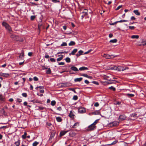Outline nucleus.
<instances>
[{
    "mask_svg": "<svg viewBox=\"0 0 146 146\" xmlns=\"http://www.w3.org/2000/svg\"><path fill=\"white\" fill-rule=\"evenodd\" d=\"M81 76H82L85 77L87 78H88L91 79L92 78V77L90 76H88L86 74H80Z\"/></svg>",
    "mask_w": 146,
    "mask_h": 146,
    "instance_id": "f8f14e48",
    "label": "nucleus"
},
{
    "mask_svg": "<svg viewBox=\"0 0 146 146\" xmlns=\"http://www.w3.org/2000/svg\"><path fill=\"white\" fill-rule=\"evenodd\" d=\"M127 20H121L119 21H117L118 23H122L123 22H125L127 21Z\"/></svg>",
    "mask_w": 146,
    "mask_h": 146,
    "instance_id": "09e8293b",
    "label": "nucleus"
},
{
    "mask_svg": "<svg viewBox=\"0 0 146 146\" xmlns=\"http://www.w3.org/2000/svg\"><path fill=\"white\" fill-rule=\"evenodd\" d=\"M76 133L74 132L71 131L69 133V135L71 137H74V136H76Z\"/></svg>",
    "mask_w": 146,
    "mask_h": 146,
    "instance_id": "a211bd4d",
    "label": "nucleus"
},
{
    "mask_svg": "<svg viewBox=\"0 0 146 146\" xmlns=\"http://www.w3.org/2000/svg\"><path fill=\"white\" fill-rule=\"evenodd\" d=\"M104 78L105 79L109 81H113V80H111V79H109V76H107L105 75L104 76Z\"/></svg>",
    "mask_w": 146,
    "mask_h": 146,
    "instance_id": "c85d7f7f",
    "label": "nucleus"
},
{
    "mask_svg": "<svg viewBox=\"0 0 146 146\" xmlns=\"http://www.w3.org/2000/svg\"><path fill=\"white\" fill-rule=\"evenodd\" d=\"M21 144H23L25 145H27V146H28V145L29 144V143L28 141L25 140L23 141Z\"/></svg>",
    "mask_w": 146,
    "mask_h": 146,
    "instance_id": "bb28decb",
    "label": "nucleus"
},
{
    "mask_svg": "<svg viewBox=\"0 0 146 146\" xmlns=\"http://www.w3.org/2000/svg\"><path fill=\"white\" fill-rule=\"evenodd\" d=\"M33 80L35 81H37L38 80V78L36 76H35L33 78Z\"/></svg>",
    "mask_w": 146,
    "mask_h": 146,
    "instance_id": "3c124183",
    "label": "nucleus"
},
{
    "mask_svg": "<svg viewBox=\"0 0 146 146\" xmlns=\"http://www.w3.org/2000/svg\"><path fill=\"white\" fill-rule=\"evenodd\" d=\"M40 21L38 22V29H40L41 28V27L43 25V23H42V20L41 19H40Z\"/></svg>",
    "mask_w": 146,
    "mask_h": 146,
    "instance_id": "6ab92c4d",
    "label": "nucleus"
},
{
    "mask_svg": "<svg viewBox=\"0 0 146 146\" xmlns=\"http://www.w3.org/2000/svg\"><path fill=\"white\" fill-rule=\"evenodd\" d=\"M78 111L79 113H82L86 112V110L85 108H84L82 107H80L78 108Z\"/></svg>",
    "mask_w": 146,
    "mask_h": 146,
    "instance_id": "39448f33",
    "label": "nucleus"
},
{
    "mask_svg": "<svg viewBox=\"0 0 146 146\" xmlns=\"http://www.w3.org/2000/svg\"><path fill=\"white\" fill-rule=\"evenodd\" d=\"M42 69L43 70L47 69L48 68L47 66H42Z\"/></svg>",
    "mask_w": 146,
    "mask_h": 146,
    "instance_id": "5fc2aeb1",
    "label": "nucleus"
},
{
    "mask_svg": "<svg viewBox=\"0 0 146 146\" xmlns=\"http://www.w3.org/2000/svg\"><path fill=\"white\" fill-rule=\"evenodd\" d=\"M117 41V40L116 39H113L111 40L110 41V42L115 43H116Z\"/></svg>",
    "mask_w": 146,
    "mask_h": 146,
    "instance_id": "473e14b6",
    "label": "nucleus"
},
{
    "mask_svg": "<svg viewBox=\"0 0 146 146\" xmlns=\"http://www.w3.org/2000/svg\"><path fill=\"white\" fill-rule=\"evenodd\" d=\"M22 96L26 98L27 96V94L26 93H23L22 94Z\"/></svg>",
    "mask_w": 146,
    "mask_h": 146,
    "instance_id": "de8ad7c7",
    "label": "nucleus"
},
{
    "mask_svg": "<svg viewBox=\"0 0 146 146\" xmlns=\"http://www.w3.org/2000/svg\"><path fill=\"white\" fill-rule=\"evenodd\" d=\"M94 106L95 107H98L99 106V104L97 102H96L94 104Z\"/></svg>",
    "mask_w": 146,
    "mask_h": 146,
    "instance_id": "680f3d73",
    "label": "nucleus"
},
{
    "mask_svg": "<svg viewBox=\"0 0 146 146\" xmlns=\"http://www.w3.org/2000/svg\"><path fill=\"white\" fill-rule=\"evenodd\" d=\"M55 132L54 131H52L51 132V134L50 137V139H52V138H53L54 136H55Z\"/></svg>",
    "mask_w": 146,
    "mask_h": 146,
    "instance_id": "f3484780",
    "label": "nucleus"
},
{
    "mask_svg": "<svg viewBox=\"0 0 146 146\" xmlns=\"http://www.w3.org/2000/svg\"><path fill=\"white\" fill-rule=\"evenodd\" d=\"M67 44L66 42H63L62 44H61V46H67Z\"/></svg>",
    "mask_w": 146,
    "mask_h": 146,
    "instance_id": "49530a36",
    "label": "nucleus"
},
{
    "mask_svg": "<svg viewBox=\"0 0 146 146\" xmlns=\"http://www.w3.org/2000/svg\"><path fill=\"white\" fill-rule=\"evenodd\" d=\"M127 117L124 114L121 115H119V119L121 121H123L126 119Z\"/></svg>",
    "mask_w": 146,
    "mask_h": 146,
    "instance_id": "1a4fd4ad",
    "label": "nucleus"
},
{
    "mask_svg": "<svg viewBox=\"0 0 146 146\" xmlns=\"http://www.w3.org/2000/svg\"><path fill=\"white\" fill-rule=\"evenodd\" d=\"M46 125L47 126V127L48 128H49L50 127L51 125H52V124L48 122L46 123Z\"/></svg>",
    "mask_w": 146,
    "mask_h": 146,
    "instance_id": "79ce46f5",
    "label": "nucleus"
},
{
    "mask_svg": "<svg viewBox=\"0 0 146 146\" xmlns=\"http://www.w3.org/2000/svg\"><path fill=\"white\" fill-rule=\"evenodd\" d=\"M45 109H46L45 108L42 107H38V109L40 110H43Z\"/></svg>",
    "mask_w": 146,
    "mask_h": 146,
    "instance_id": "bf43d9fd",
    "label": "nucleus"
},
{
    "mask_svg": "<svg viewBox=\"0 0 146 146\" xmlns=\"http://www.w3.org/2000/svg\"><path fill=\"white\" fill-rule=\"evenodd\" d=\"M126 96L129 97H132L134 96V95L132 94H127Z\"/></svg>",
    "mask_w": 146,
    "mask_h": 146,
    "instance_id": "4c0bfd02",
    "label": "nucleus"
},
{
    "mask_svg": "<svg viewBox=\"0 0 146 146\" xmlns=\"http://www.w3.org/2000/svg\"><path fill=\"white\" fill-rule=\"evenodd\" d=\"M35 18V16L34 15L31 16V21H33Z\"/></svg>",
    "mask_w": 146,
    "mask_h": 146,
    "instance_id": "a18cd8bd",
    "label": "nucleus"
},
{
    "mask_svg": "<svg viewBox=\"0 0 146 146\" xmlns=\"http://www.w3.org/2000/svg\"><path fill=\"white\" fill-rule=\"evenodd\" d=\"M69 131H63L60 132V137L63 136L65 135L66 133Z\"/></svg>",
    "mask_w": 146,
    "mask_h": 146,
    "instance_id": "9b49d317",
    "label": "nucleus"
},
{
    "mask_svg": "<svg viewBox=\"0 0 146 146\" xmlns=\"http://www.w3.org/2000/svg\"><path fill=\"white\" fill-rule=\"evenodd\" d=\"M65 61L67 63H69L70 62V59L69 57H66L65 58Z\"/></svg>",
    "mask_w": 146,
    "mask_h": 146,
    "instance_id": "58836bf2",
    "label": "nucleus"
},
{
    "mask_svg": "<svg viewBox=\"0 0 146 146\" xmlns=\"http://www.w3.org/2000/svg\"><path fill=\"white\" fill-rule=\"evenodd\" d=\"M100 113V112H99L98 111L94 112V113L95 114H99Z\"/></svg>",
    "mask_w": 146,
    "mask_h": 146,
    "instance_id": "338daca9",
    "label": "nucleus"
},
{
    "mask_svg": "<svg viewBox=\"0 0 146 146\" xmlns=\"http://www.w3.org/2000/svg\"><path fill=\"white\" fill-rule=\"evenodd\" d=\"M133 13L136 15L139 16L140 15V13L139 12L138 10H134L133 11Z\"/></svg>",
    "mask_w": 146,
    "mask_h": 146,
    "instance_id": "393cba45",
    "label": "nucleus"
},
{
    "mask_svg": "<svg viewBox=\"0 0 146 146\" xmlns=\"http://www.w3.org/2000/svg\"><path fill=\"white\" fill-rule=\"evenodd\" d=\"M24 52L21 53L19 56V58H21L22 59H24Z\"/></svg>",
    "mask_w": 146,
    "mask_h": 146,
    "instance_id": "cd10ccee",
    "label": "nucleus"
},
{
    "mask_svg": "<svg viewBox=\"0 0 146 146\" xmlns=\"http://www.w3.org/2000/svg\"><path fill=\"white\" fill-rule=\"evenodd\" d=\"M109 89H110V90H113L114 91H115V88L113 87V86H111V87H110L109 88Z\"/></svg>",
    "mask_w": 146,
    "mask_h": 146,
    "instance_id": "a19ab883",
    "label": "nucleus"
},
{
    "mask_svg": "<svg viewBox=\"0 0 146 146\" xmlns=\"http://www.w3.org/2000/svg\"><path fill=\"white\" fill-rule=\"evenodd\" d=\"M78 96L76 95H75L73 96V99L74 100H76L78 99Z\"/></svg>",
    "mask_w": 146,
    "mask_h": 146,
    "instance_id": "8fccbe9b",
    "label": "nucleus"
},
{
    "mask_svg": "<svg viewBox=\"0 0 146 146\" xmlns=\"http://www.w3.org/2000/svg\"><path fill=\"white\" fill-rule=\"evenodd\" d=\"M93 83L96 84L97 85H98L99 84V83L98 82L96 81H93L92 82Z\"/></svg>",
    "mask_w": 146,
    "mask_h": 146,
    "instance_id": "4d7b16f0",
    "label": "nucleus"
},
{
    "mask_svg": "<svg viewBox=\"0 0 146 146\" xmlns=\"http://www.w3.org/2000/svg\"><path fill=\"white\" fill-rule=\"evenodd\" d=\"M5 98L4 96L0 94V103H2L5 101Z\"/></svg>",
    "mask_w": 146,
    "mask_h": 146,
    "instance_id": "0eeeda50",
    "label": "nucleus"
},
{
    "mask_svg": "<svg viewBox=\"0 0 146 146\" xmlns=\"http://www.w3.org/2000/svg\"><path fill=\"white\" fill-rule=\"evenodd\" d=\"M52 2L54 3H59L60 2L59 1L57 0H52Z\"/></svg>",
    "mask_w": 146,
    "mask_h": 146,
    "instance_id": "13d9d810",
    "label": "nucleus"
},
{
    "mask_svg": "<svg viewBox=\"0 0 146 146\" xmlns=\"http://www.w3.org/2000/svg\"><path fill=\"white\" fill-rule=\"evenodd\" d=\"M17 101L19 103H20L22 101V100L19 98H17Z\"/></svg>",
    "mask_w": 146,
    "mask_h": 146,
    "instance_id": "69168bd1",
    "label": "nucleus"
},
{
    "mask_svg": "<svg viewBox=\"0 0 146 146\" xmlns=\"http://www.w3.org/2000/svg\"><path fill=\"white\" fill-rule=\"evenodd\" d=\"M111 69L112 70H118V66H114L113 67L111 68Z\"/></svg>",
    "mask_w": 146,
    "mask_h": 146,
    "instance_id": "37998d69",
    "label": "nucleus"
},
{
    "mask_svg": "<svg viewBox=\"0 0 146 146\" xmlns=\"http://www.w3.org/2000/svg\"><path fill=\"white\" fill-rule=\"evenodd\" d=\"M50 60L51 61V62H56V60L55 59L53 58H50Z\"/></svg>",
    "mask_w": 146,
    "mask_h": 146,
    "instance_id": "c03bdc74",
    "label": "nucleus"
},
{
    "mask_svg": "<svg viewBox=\"0 0 146 146\" xmlns=\"http://www.w3.org/2000/svg\"><path fill=\"white\" fill-rule=\"evenodd\" d=\"M47 69H48L46 70V74H50L51 72V71L50 68H48Z\"/></svg>",
    "mask_w": 146,
    "mask_h": 146,
    "instance_id": "c756f323",
    "label": "nucleus"
},
{
    "mask_svg": "<svg viewBox=\"0 0 146 146\" xmlns=\"http://www.w3.org/2000/svg\"><path fill=\"white\" fill-rule=\"evenodd\" d=\"M96 126L92 124L86 128V130L87 131H91L96 129Z\"/></svg>",
    "mask_w": 146,
    "mask_h": 146,
    "instance_id": "7ed1b4c3",
    "label": "nucleus"
},
{
    "mask_svg": "<svg viewBox=\"0 0 146 146\" xmlns=\"http://www.w3.org/2000/svg\"><path fill=\"white\" fill-rule=\"evenodd\" d=\"M78 54H79V55H81L83 53V52L82 50H80L78 51Z\"/></svg>",
    "mask_w": 146,
    "mask_h": 146,
    "instance_id": "603ef678",
    "label": "nucleus"
},
{
    "mask_svg": "<svg viewBox=\"0 0 146 146\" xmlns=\"http://www.w3.org/2000/svg\"><path fill=\"white\" fill-rule=\"evenodd\" d=\"M88 70V68L87 67H86L84 66H82L80 67L79 68V70L80 71L84 70Z\"/></svg>",
    "mask_w": 146,
    "mask_h": 146,
    "instance_id": "5701e85b",
    "label": "nucleus"
},
{
    "mask_svg": "<svg viewBox=\"0 0 146 146\" xmlns=\"http://www.w3.org/2000/svg\"><path fill=\"white\" fill-rule=\"evenodd\" d=\"M124 70V67L122 66H118V71H123Z\"/></svg>",
    "mask_w": 146,
    "mask_h": 146,
    "instance_id": "aec40b11",
    "label": "nucleus"
},
{
    "mask_svg": "<svg viewBox=\"0 0 146 146\" xmlns=\"http://www.w3.org/2000/svg\"><path fill=\"white\" fill-rule=\"evenodd\" d=\"M27 134V133L26 132H24V134L22 136V138L23 139H25L26 138Z\"/></svg>",
    "mask_w": 146,
    "mask_h": 146,
    "instance_id": "7c9ffc66",
    "label": "nucleus"
},
{
    "mask_svg": "<svg viewBox=\"0 0 146 146\" xmlns=\"http://www.w3.org/2000/svg\"><path fill=\"white\" fill-rule=\"evenodd\" d=\"M74 111L72 110L70 111V113L68 115V116L71 118L74 119L75 116L74 114Z\"/></svg>",
    "mask_w": 146,
    "mask_h": 146,
    "instance_id": "9d476101",
    "label": "nucleus"
},
{
    "mask_svg": "<svg viewBox=\"0 0 146 146\" xmlns=\"http://www.w3.org/2000/svg\"><path fill=\"white\" fill-rule=\"evenodd\" d=\"M137 45L139 46L142 45L143 46L146 45V40H141V42H138L136 43Z\"/></svg>",
    "mask_w": 146,
    "mask_h": 146,
    "instance_id": "20e7f679",
    "label": "nucleus"
},
{
    "mask_svg": "<svg viewBox=\"0 0 146 146\" xmlns=\"http://www.w3.org/2000/svg\"><path fill=\"white\" fill-rule=\"evenodd\" d=\"M57 121L58 122H60L62 121V119L60 117H56Z\"/></svg>",
    "mask_w": 146,
    "mask_h": 146,
    "instance_id": "4be33fe9",
    "label": "nucleus"
},
{
    "mask_svg": "<svg viewBox=\"0 0 146 146\" xmlns=\"http://www.w3.org/2000/svg\"><path fill=\"white\" fill-rule=\"evenodd\" d=\"M103 56V57L105 58L106 59L113 58L115 57V56H114L112 55H110L105 54H104Z\"/></svg>",
    "mask_w": 146,
    "mask_h": 146,
    "instance_id": "423d86ee",
    "label": "nucleus"
},
{
    "mask_svg": "<svg viewBox=\"0 0 146 146\" xmlns=\"http://www.w3.org/2000/svg\"><path fill=\"white\" fill-rule=\"evenodd\" d=\"M61 86L62 87H66L67 86V84L61 83Z\"/></svg>",
    "mask_w": 146,
    "mask_h": 146,
    "instance_id": "6e6d98bb",
    "label": "nucleus"
},
{
    "mask_svg": "<svg viewBox=\"0 0 146 146\" xmlns=\"http://www.w3.org/2000/svg\"><path fill=\"white\" fill-rule=\"evenodd\" d=\"M31 102H33V103H40V102L37 100H33L31 101Z\"/></svg>",
    "mask_w": 146,
    "mask_h": 146,
    "instance_id": "c9c22d12",
    "label": "nucleus"
},
{
    "mask_svg": "<svg viewBox=\"0 0 146 146\" xmlns=\"http://www.w3.org/2000/svg\"><path fill=\"white\" fill-rule=\"evenodd\" d=\"M122 5H120L117 7V8L116 9H115V10H117L119 9L120 8H121L122 7Z\"/></svg>",
    "mask_w": 146,
    "mask_h": 146,
    "instance_id": "052dcab7",
    "label": "nucleus"
},
{
    "mask_svg": "<svg viewBox=\"0 0 146 146\" xmlns=\"http://www.w3.org/2000/svg\"><path fill=\"white\" fill-rule=\"evenodd\" d=\"M75 43L73 41H71L68 44L69 46H71L75 45Z\"/></svg>",
    "mask_w": 146,
    "mask_h": 146,
    "instance_id": "72a5a7b5",
    "label": "nucleus"
},
{
    "mask_svg": "<svg viewBox=\"0 0 146 146\" xmlns=\"http://www.w3.org/2000/svg\"><path fill=\"white\" fill-rule=\"evenodd\" d=\"M56 104V102L54 100L52 101L51 102V105L52 106H54Z\"/></svg>",
    "mask_w": 146,
    "mask_h": 146,
    "instance_id": "ea45409f",
    "label": "nucleus"
},
{
    "mask_svg": "<svg viewBox=\"0 0 146 146\" xmlns=\"http://www.w3.org/2000/svg\"><path fill=\"white\" fill-rule=\"evenodd\" d=\"M39 144V142L37 141H35L32 144L33 146H36Z\"/></svg>",
    "mask_w": 146,
    "mask_h": 146,
    "instance_id": "e433bc0d",
    "label": "nucleus"
},
{
    "mask_svg": "<svg viewBox=\"0 0 146 146\" xmlns=\"http://www.w3.org/2000/svg\"><path fill=\"white\" fill-rule=\"evenodd\" d=\"M78 50L77 49L75 48L70 53L69 55H74L77 52V51Z\"/></svg>",
    "mask_w": 146,
    "mask_h": 146,
    "instance_id": "ddd939ff",
    "label": "nucleus"
},
{
    "mask_svg": "<svg viewBox=\"0 0 146 146\" xmlns=\"http://www.w3.org/2000/svg\"><path fill=\"white\" fill-rule=\"evenodd\" d=\"M70 69L75 72L78 71H79L77 67L74 66H72L70 68Z\"/></svg>",
    "mask_w": 146,
    "mask_h": 146,
    "instance_id": "dca6fc26",
    "label": "nucleus"
},
{
    "mask_svg": "<svg viewBox=\"0 0 146 146\" xmlns=\"http://www.w3.org/2000/svg\"><path fill=\"white\" fill-rule=\"evenodd\" d=\"M129 27L130 29L131 30L135 28L134 26H129Z\"/></svg>",
    "mask_w": 146,
    "mask_h": 146,
    "instance_id": "774afa93",
    "label": "nucleus"
},
{
    "mask_svg": "<svg viewBox=\"0 0 146 146\" xmlns=\"http://www.w3.org/2000/svg\"><path fill=\"white\" fill-rule=\"evenodd\" d=\"M0 74L1 76L5 77H7L9 76V74L3 73L1 72L0 73Z\"/></svg>",
    "mask_w": 146,
    "mask_h": 146,
    "instance_id": "2eb2a0df",
    "label": "nucleus"
},
{
    "mask_svg": "<svg viewBox=\"0 0 146 146\" xmlns=\"http://www.w3.org/2000/svg\"><path fill=\"white\" fill-rule=\"evenodd\" d=\"M83 78H82L80 77V78H75L74 79V81L75 82H80L82 80Z\"/></svg>",
    "mask_w": 146,
    "mask_h": 146,
    "instance_id": "412c9836",
    "label": "nucleus"
},
{
    "mask_svg": "<svg viewBox=\"0 0 146 146\" xmlns=\"http://www.w3.org/2000/svg\"><path fill=\"white\" fill-rule=\"evenodd\" d=\"M137 114L136 113H133L130 114V116L131 117H137Z\"/></svg>",
    "mask_w": 146,
    "mask_h": 146,
    "instance_id": "f704fd0d",
    "label": "nucleus"
},
{
    "mask_svg": "<svg viewBox=\"0 0 146 146\" xmlns=\"http://www.w3.org/2000/svg\"><path fill=\"white\" fill-rule=\"evenodd\" d=\"M88 10L86 9H84L80 13V15H81V19H82L83 18L88 15Z\"/></svg>",
    "mask_w": 146,
    "mask_h": 146,
    "instance_id": "f03ea898",
    "label": "nucleus"
},
{
    "mask_svg": "<svg viewBox=\"0 0 146 146\" xmlns=\"http://www.w3.org/2000/svg\"><path fill=\"white\" fill-rule=\"evenodd\" d=\"M65 63L64 62H59L58 63V64L59 65H64V64Z\"/></svg>",
    "mask_w": 146,
    "mask_h": 146,
    "instance_id": "e2e57ef3",
    "label": "nucleus"
},
{
    "mask_svg": "<svg viewBox=\"0 0 146 146\" xmlns=\"http://www.w3.org/2000/svg\"><path fill=\"white\" fill-rule=\"evenodd\" d=\"M98 119L96 120L93 123H92L93 125H95L98 122Z\"/></svg>",
    "mask_w": 146,
    "mask_h": 146,
    "instance_id": "864d4df0",
    "label": "nucleus"
},
{
    "mask_svg": "<svg viewBox=\"0 0 146 146\" xmlns=\"http://www.w3.org/2000/svg\"><path fill=\"white\" fill-rule=\"evenodd\" d=\"M20 143V141L18 140L17 141H15L14 144L16 146H19Z\"/></svg>",
    "mask_w": 146,
    "mask_h": 146,
    "instance_id": "b1692460",
    "label": "nucleus"
},
{
    "mask_svg": "<svg viewBox=\"0 0 146 146\" xmlns=\"http://www.w3.org/2000/svg\"><path fill=\"white\" fill-rule=\"evenodd\" d=\"M2 26L5 27L6 29L9 32H11L12 31V28L8 23L4 21L2 22Z\"/></svg>",
    "mask_w": 146,
    "mask_h": 146,
    "instance_id": "f257e3e1",
    "label": "nucleus"
},
{
    "mask_svg": "<svg viewBox=\"0 0 146 146\" xmlns=\"http://www.w3.org/2000/svg\"><path fill=\"white\" fill-rule=\"evenodd\" d=\"M112 125L113 126H115L119 125V123L117 121H115L112 123Z\"/></svg>",
    "mask_w": 146,
    "mask_h": 146,
    "instance_id": "a878e982",
    "label": "nucleus"
},
{
    "mask_svg": "<svg viewBox=\"0 0 146 146\" xmlns=\"http://www.w3.org/2000/svg\"><path fill=\"white\" fill-rule=\"evenodd\" d=\"M13 38L15 39L16 40L19 42H22L23 41V39L21 37H13Z\"/></svg>",
    "mask_w": 146,
    "mask_h": 146,
    "instance_id": "6e6552de",
    "label": "nucleus"
},
{
    "mask_svg": "<svg viewBox=\"0 0 146 146\" xmlns=\"http://www.w3.org/2000/svg\"><path fill=\"white\" fill-rule=\"evenodd\" d=\"M59 56H60L61 57L58 58L57 59V61H59L62 60L63 58V55H59Z\"/></svg>",
    "mask_w": 146,
    "mask_h": 146,
    "instance_id": "2f4dec72",
    "label": "nucleus"
},
{
    "mask_svg": "<svg viewBox=\"0 0 146 146\" xmlns=\"http://www.w3.org/2000/svg\"><path fill=\"white\" fill-rule=\"evenodd\" d=\"M57 110L59 111H60L62 110V108L61 107H59L57 108Z\"/></svg>",
    "mask_w": 146,
    "mask_h": 146,
    "instance_id": "0e129e2a",
    "label": "nucleus"
},
{
    "mask_svg": "<svg viewBox=\"0 0 146 146\" xmlns=\"http://www.w3.org/2000/svg\"><path fill=\"white\" fill-rule=\"evenodd\" d=\"M80 123L79 122H77L75 123L72 126V127L73 128H76L79 125Z\"/></svg>",
    "mask_w": 146,
    "mask_h": 146,
    "instance_id": "4468645a",
    "label": "nucleus"
}]
</instances>
